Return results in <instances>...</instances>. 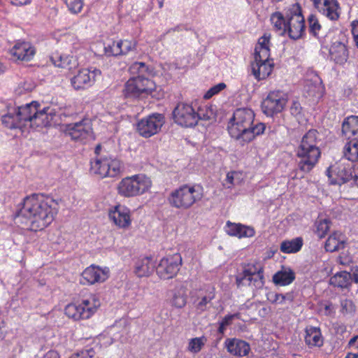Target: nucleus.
Wrapping results in <instances>:
<instances>
[{
    "instance_id": "nucleus-60",
    "label": "nucleus",
    "mask_w": 358,
    "mask_h": 358,
    "mask_svg": "<svg viewBox=\"0 0 358 358\" xmlns=\"http://www.w3.org/2000/svg\"><path fill=\"white\" fill-rule=\"evenodd\" d=\"M227 326H226L225 324H224L222 322H220L219 323V328H218V332L220 334H224V332L226 330V328H227Z\"/></svg>"
},
{
    "instance_id": "nucleus-42",
    "label": "nucleus",
    "mask_w": 358,
    "mask_h": 358,
    "mask_svg": "<svg viewBox=\"0 0 358 358\" xmlns=\"http://www.w3.org/2000/svg\"><path fill=\"white\" fill-rule=\"evenodd\" d=\"M2 124L9 129H21V124L19 120L17 118V113L15 109L13 113L9 112L3 115L1 117Z\"/></svg>"
},
{
    "instance_id": "nucleus-4",
    "label": "nucleus",
    "mask_w": 358,
    "mask_h": 358,
    "mask_svg": "<svg viewBox=\"0 0 358 358\" xmlns=\"http://www.w3.org/2000/svg\"><path fill=\"white\" fill-rule=\"evenodd\" d=\"M37 101H32L15 109L17 118L21 124L22 131L29 129H37L51 124L55 113L50 108L39 110Z\"/></svg>"
},
{
    "instance_id": "nucleus-19",
    "label": "nucleus",
    "mask_w": 358,
    "mask_h": 358,
    "mask_svg": "<svg viewBox=\"0 0 358 358\" xmlns=\"http://www.w3.org/2000/svg\"><path fill=\"white\" fill-rule=\"evenodd\" d=\"M109 276L110 269L108 267L92 264L82 272L80 283L84 285L100 284L106 281Z\"/></svg>"
},
{
    "instance_id": "nucleus-40",
    "label": "nucleus",
    "mask_w": 358,
    "mask_h": 358,
    "mask_svg": "<svg viewBox=\"0 0 358 358\" xmlns=\"http://www.w3.org/2000/svg\"><path fill=\"white\" fill-rule=\"evenodd\" d=\"M352 275L350 273L342 271L336 273L330 278V284L340 288H347L351 284Z\"/></svg>"
},
{
    "instance_id": "nucleus-49",
    "label": "nucleus",
    "mask_w": 358,
    "mask_h": 358,
    "mask_svg": "<svg viewBox=\"0 0 358 358\" xmlns=\"http://www.w3.org/2000/svg\"><path fill=\"white\" fill-rule=\"evenodd\" d=\"M309 30L314 36H317L321 29V25L315 15H310L308 17Z\"/></svg>"
},
{
    "instance_id": "nucleus-39",
    "label": "nucleus",
    "mask_w": 358,
    "mask_h": 358,
    "mask_svg": "<svg viewBox=\"0 0 358 358\" xmlns=\"http://www.w3.org/2000/svg\"><path fill=\"white\" fill-rule=\"evenodd\" d=\"M303 245V240L301 237H296L291 240L282 241L280 250L282 253H296L301 250Z\"/></svg>"
},
{
    "instance_id": "nucleus-21",
    "label": "nucleus",
    "mask_w": 358,
    "mask_h": 358,
    "mask_svg": "<svg viewBox=\"0 0 358 358\" xmlns=\"http://www.w3.org/2000/svg\"><path fill=\"white\" fill-rule=\"evenodd\" d=\"M314 8L329 20L336 21L341 15V7L338 0H310Z\"/></svg>"
},
{
    "instance_id": "nucleus-58",
    "label": "nucleus",
    "mask_w": 358,
    "mask_h": 358,
    "mask_svg": "<svg viewBox=\"0 0 358 358\" xmlns=\"http://www.w3.org/2000/svg\"><path fill=\"white\" fill-rule=\"evenodd\" d=\"M6 334V324L0 319V340H3L5 338Z\"/></svg>"
},
{
    "instance_id": "nucleus-28",
    "label": "nucleus",
    "mask_w": 358,
    "mask_h": 358,
    "mask_svg": "<svg viewBox=\"0 0 358 358\" xmlns=\"http://www.w3.org/2000/svg\"><path fill=\"white\" fill-rule=\"evenodd\" d=\"M225 345L228 352L234 356H246L250 351V346L247 342L237 338L227 339Z\"/></svg>"
},
{
    "instance_id": "nucleus-6",
    "label": "nucleus",
    "mask_w": 358,
    "mask_h": 358,
    "mask_svg": "<svg viewBox=\"0 0 358 358\" xmlns=\"http://www.w3.org/2000/svg\"><path fill=\"white\" fill-rule=\"evenodd\" d=\"M270 34H264L259 38L255 48V61L251 64V69L258 80L266 78L273 69V62L270 59Z\"/></svg>"
},
{
    "instance_id": "nucleus-64",
    "label": "nucleus",
    "mask_w": 358,
    "mask_h": 358,
    "mask_svg": "<svg viewBox=\"0 0 358 358\" xmlns=\"http://www.w3.org/2000/svg\"><path fill=\"white\" fill-rule=\"evenodd\" d=\"M325 310L327 312V314H330L331 311V304L326 305Z\"/></svg>"
},
{
    "instance_id": "nucleus-50",
    "label": "nucleus",
    "mask_w": 358,
    "mask_h": 358,
    "mask_svg": "<svg viewBox=\"0 0 358 358\" xmlns=\"http://www.w3.org/2000/svg\"><path fill=\"white\" fill-rule=\"evenodd\" d=\"M266 299L272 303L282 304L286 299V296L274 292H268L266 294Z\"/></svg>"
},
{
    "instance_id": "nucleus-17",
    "label": "nucleus",
    "mask_w": 358,
    "mask_h": 358,
    "mask_svg": "<svg viewBox=\"0 0 358 358\" xmlns=\"http://www.w3.org/2000/svg\"><path fill=\"white\" fill-rule=\"evenodd\" d=\"M108 220L117 229L128 230L132 225V212L127 206L117 204L108 211Z\"/></svg>"
},
{
    "instance_id": "nucleus-53",
    "label": "nucleus",
    "mask_w": 358,
    "mask_h": 358,
    "mask_svg": "<svg viewBox=\"0 0 358 358\" xmlns=\"http://www.w3.org/2000/svg\"><path fill=\"white\" fill-rule=\"evenodd\" d=\"M302 107L297 100H293L289 107L290 113L294 117H299L302 113Z\"/></svg>"
},
{
    "instance_id": "nucleus-13",
    "label": "nucleus",
    "mask_w": 358,
    "mask_h": 358,
    "mask_svg": "<svg viewBox=\"0 0 358 358\" xmlns=\"http://www.w3.org/2000/svg\"><path fill=\"white\" fill-rule=\"evenodd\" d=\"M327 173L331 185H341L352 180V183L358 186L355 182L354 166L350 163H336L327 170Z\"/></svg>"
},
{
    "instance_id": "nucleus-56",
    "label": "nucleus",
    "mask_w": 358,
    "mask_h": 358,
    "mask_svg": "<svg viewBox=\"0 0 358 358\" xmlns=\"http://www.w3.org/2000/svg\"><path fill=\"white\" fill-rule=\"evenodd\" d=\"M38 358H60L59 353L54 350H50Z\"/></svg>"
},
{
    "instance_id": "nucleus-22",
    "label": "nucleus",
    "mask_w": 358,
    "mask_h": 358,
    "mask_svg": "<svg viewBox=\"0 0 358 358\" xmlns=\"http://www.w3.org/2000/svg\"><path fill=\"white\" fill-rule=\"evenodd\" d=\"M64 131L73 140H83L92 132V127L88 120H83L78 122L65 125Z\"/></svg>"
},
{
    "instance_id": "nucleus-11",
    "label": "nucleus",
    "mask_w": 358,
    "mask_h": 358,
    "mask_svg": "<svg viewBox=\"0 0 358 358\" xmlns=\"http://www.w3.org/2000/svg\"><path fill=\"white\" fill-rule=\"evenodd\" d=\"M156 89L157 85L152 80L145 76H136L127 81L123 90V94L128 98L154 96L153 93Z\"/></svg>"
},
{
    "instance_id": "nucleus-27",
    "label": "nucleus",
    "mask_w": 358,
    "mask_h": 358,
    "mask_svg": "<svg viewBox=\"0 0 358 358\" xmlns=\"http://www.w3.org/2000/svg\"><path fill=\"white\" fill-rule=\"evenodd\" d=\"M329 56L330 59L336 64H345L349 56L346 45L340 41L333 43L329 48Z\"/></svg>"
},
{
    "instance_id": "nucleus-26",
    "label": "nucleus",
    "mask_w": 358,
    "mask_h": 358,
    "mask_svg": "<svg viewBox=\"0 0 358 358\" xmlns=\"http://www.w3.org/2000/svg\"><path fill=\"white\" fill-rule=\"evenodd\" d=\"M155 265L151 257H143L135 261L134 273L138 278L148 277L154 271Z\"/></svg>"
},
{
    "instance_id": "nucleus-37",
    "label": "nucleus",
    "mask_w": 358,
    "mask_h": 358,
    "mask_svg": "<svg viewBox=\"0 0 358 358\" xmlns=\"http://www.w3.org/2000/svg\"><path fill=\"white\" fill-rule=\"evenodd\" d=\"M64 313L68 317L75 321L87 320L85 308H83L80 301L68 304L65 307Z\"/></svg>"
},
{
    "instance_id": "nucleus-15",
    "label": "nucleus",
    "mask_w": 358,
    "mask_h": 358,
    "mask_svg": "<svg viewBox=\"0 0 358 358\" xmlns=\"http://www.w3.org/2000/svg\"><path fill=\"white\" fill-rule=\"evenodd\" d=\"M165 123L162 114L153 113L139 120L136 125L138 134L145 138L158 134Z\"/></svg>"
},
{
    "instance_id": "nucleus-2",
    "label": "nucleus",
    "mask_w": 358,
    "mask_h": 358,
    "mask_svg": "<svg viewBox=\"0 0 358 358\" xmlns=\"http://www.w3.org/2000/svg\"><path fill=\"white\" fill-rule=\"evenodd\" d=\"M255 116L254 111L250 108L236 109L227 126L231 137L244 145L252 141L256 136L262 134L266 129V125L262 122L255 124Z\"/></svg>"
},
{
    "instance_id": "nucleus-20",
    "label": "nucleus",
    "mask_w": 358,
    "mask_h": 358,
    "mask_svg": "<svg viewBox=\"0 0 358 358\" xmlns=\"http://www.w3.org/2000/svg\"><path fill=\"white\" fill-rule=\"evenodd\" d=\"M137 43L135 40H118L106 43L104 46L105 55L108 57L127 55L136 48Z\"/></svg>"
},
{
    "instance_id": "nucleus-51",
    "label": "nucleus",
    "mask_w": 358,
    "mask_h": 358,
    "mask_svg": "<svg viewBox=\"0 0 358 358\" xmlns=\"http://www.w3.org/2000/svg\"><path fill=\"white\" fill-rule=\"evenodd\" d=\"M226 88V85L224 83H220L212 87H210L204 94L203 97L206 99H210L214 95L217 94L221 91Z\"/></svg>"
},
{
    "instance_id": "nucleus-12",
    "label": "nucleus",
    "mask_w": 358,
    "mask_h": 358,
    "mask_svg": "<svg viewBox=\"0 0 358 358\" xmlns=\"http://www.w3.org/2000/svg\"><path fill=\"white\" fill-rule=\"evenodd\" d=\"M238 288L251 287L253 289H262L264 285V270L259 263H250L243 267L241 273L236 276Z\"/></svg>"
},
{
    "instance_id": "nucleus-38",
    "label": "nucleus",
    "mask_w": 358,
    "mask_h": 358,
    "mask_svg": "<svg viewBox=\"0 0 358 358\" xmlns=\"http://www.w3.org/2000/svg\"><path fill=\"white\" fill-rule=\"evenodd\" d=\"M342 132L348 138L358 136V116L347 117L342 124Z\"/></svg>"
},
{
    "instance_id": "nucleus-35",
    "label": "nucleus",
    "mask_w": 358,
    "mask_h": 358,
    "mask_svg": "<svg viewBox=\"0 0 358 358\" xmlns=\"http://www.w3.org/2000/svg\"><path fill=\"white\" fill-rule=\"evenodd\" d=\"M345 236L340 231H334L327 238L324 248L327 252H335L344 247Z\"/></svg>"
},
{
    "instance_id": "nucleus-62",
    "label": "nucleus",
    "mask_w": 358,
    "mask_h": 358,
    "mask_svg": "<svg viewBox=\"0 0 358 358\" xmlns=\"http://www.w3.org/2000/svg\"><path fill=\"white\" fill-rule=\"evenodd\" d=\"M357 338H358V336H353V337H352V338L349 341V342H348V345H349V346H352V345H353L355 343V342L357 341Z\"/></svg>"
},
{
    "instance_id": "nucleus-18",
    "label": "nucleus",
    "mask_w": 358,
    "mask_h": 358,
    "mask_svg": "<svg viewBox=\"0 0 358 358\" xmlns=\"http://www.w3.org/2000/svg\"><path fill=\"white\" fill-rule=\"evenodd\" d=\"M101 75V71L96 67L83 68L71 79L74 90H86L92 87Z\"/></svg>"
},
{
    "instance_id": "nucleus-24",
    "label": "nucleus",
    "mask_w": 358,
    "mask_h": 358,
    "mask_svg": "<svg viewBox=\"0 0 358 358\" xmlns=\"http://www.w3.org/2000/svg\"><path fill=\"white\" fill-rule=\"evenodd\" d=\"M224 230L228 235L238 238H251L255 235V230L252 227L230 221L227 222Z\"/></svg>"
},
{
    "instance_id": "nucleus-63",
    "label": "nucleus",
    "mask_w": 358,
    "mask_h": 358,
    "mask_svg": "<svg viewBox=\"0 0 358 358\" xmlns=\"http://www.w3.org/2000/svg\"><path fill=\"white\" fill-rule=\"evenodd\" d=\"M345 358H358V354L357 353H352V352H348Z\"/></svg>"
},
{
    "instance_id": "nucleus-45",
    "label": "nucleus",
    "mask_w": 358,
    "mask_h": 358,
    "mask_svg": "<svg viewBox=\"0 0 358 358\" xmlns=\"http://www.w3.org/2000/svg\"><path fill=\"white\" fill-rule=\"evenodd\" d=\"M131 74L145 76L150 75L151 71L144 62H134L129 67Z\"/></svg>"
},
{
    "instance_id": "nucleus-47",
    "label": "nucleus",
    "mask_w": 358,
    "mask_h": 358,
    "mask_svg": "<svg viewBox=\"0 0 358 358\" xmlns=\"http://www.w3.org/2000/svg\"><path fill=\"white\" fill-rule=\"evenodd\" d=\"M35 83L32 80H24L18 85L15 91L19 94H23L32 91L35 88Z\"/></svg>"
},
{
    "instance_id": "nucleus-5",
    "label": "nucleus",
    "mask_w": 358,
    "mask_h": 358,
    "mask_svg": "<svg viewBox=\"0 0 358 358\" xmlns=\"http://www.w3.org/2000/svg\"><path fill=\"white\" fill-rule=\"evenodd\" d=\"M318 132L310 129L302 137L296 149L299 158L298 166L303 172L310 171L317 163L321 155L318 147Z\"/></svg>"
},
{
    "instance_id": "nucleus-44",
    "label": "nucleus",
    "mask_w": 358,
    "mask_h": 358,
    "mask_svg": "<svg viewBox=\"0 0 358 358\" xmlns=\"http://www.w3.org/2000/svg\"><path fill=\"white\" fill-rule=\"evenodd\" d=\"M331 222L327 218L319 217L315 222V233L320 238H324L330 229Z\"/></svg>"
},
{
    "instance_id": "nucleus-10",
    "label": "nucleus",
    "mask_w": 358,
    "mask_h": 358,
    "mask_svg": "<svg viewBox=\"0 0 358 358\" xmlns=\"http://www.w3.org/2000/svg\"><path fill=\"white\" fill-rule=\"evenodd\" d=\"M124 169L122 162L112 155L97 156L91 162L90 172L99 178H114Z\"/></svg>"
},
{
    "instance_id": "nucleus-7",
    "label": "nucleus",
    "mask_w": 358,
    "mask_h": 358,
    "mask_svg": "<svg viewBox=\"0 0 358 358\" xmlns=\"http://www.w3.org/2000/svg\"><path fill=\"white\" fill-rule=\"evenodd\" d=\"M203 188L199 184H185L173 190L168 197L171 206L187 210L203 198Z\"/></svg>"
},
{
    "instance_id": "nucleus-8",
    "label": "nucleus",
    "mask_w": 358,
    "mask_h": 358,
    "mask_svg": "<svg viewBox=\"0 0 358 358\" xmlns=\"http://www.w3.org/2000/svg\"><path fill=\"white\" fill-rule=\"evenodd\" d=\"M213 111L206 105L200 106L197 110L186 103H179L173 111L174 122L184 127H192L197 124L199 120H209Z\"/></svg>"
},
{
    "instance_id": "nucleus-36",
    "label": "nucleus",
    "mask_w": 358,
    "mask_h": 358,
    "mask_svg": "<svg viewBox=\"0 0 358 358\" xmlns=\"http://www.w3.org/2000/svg\"><path fill=\"white\" fill-rule=\"evenodd\" d=\"M295 279V273L290 268L282 267L273 276V282L275 285L286 286L291 284Z\"/></svg>"
},
{
    "instance_id": "nucleus-30",
    "label": "nucleus",
    "mask_w": 358,
    "mask_h": 358,
    "mask_svg": "<svg viewBox=\"0 0 358 358\" xmlns=\"http://www.w3.org/2000/svg\"><path fill=\"white\" fill-rule=\"evenodd\" d=\"M344 157L349 161L356 162L354 166L355 182L358 185V140L351 141L343 148Z\"/></svg>"
},
{
    "instance_id": "nucleus-41",
    "label": "nucleus",
    "mask_w": 358,
    "mask_h": 358,
    "mask_svg": "<svg viewBox=\"0 0 358 358\" xmlns=\"http://www.w3.org/2000/svg\"><path fill=\"white\" fill-rule=\"evenodd\" d=\"M207 342L205 336L195 337L188 340L187 350L192 354L199 353Z\"/></svg>"
},
{
    "instance_id": "nucleus-3",
    "label": "nucleus",
    "mask_w": 358,
    "mask_h": 358,
    "mask_svg": "<svg viewBox=\"0 0 358 358\" xmlns=\"http://www.w3.org/2000/svg\"><path fill=\"white\" fill-rule=\"evenodd\" d=\"M273 29L280 36L287 35L290 38H300L305 32V19L298 3L292 4L283 12L276 11L270 17Z\"/></svg>"
},
{
    "instance_id": "nucleus-48",
    "label": "nucleus",
    "mask_w": 358,
    "mask_h": 358,
    "mask_svg": "<svg viewBox=\"0 0 358 358\" xmlns=\"http://www.w3.org/2000/svg\"><path fill=\"white\" fill-rule=\"evenodd\" d=\"M355 310V305L352 300L345 299L341 301V311L343 314L352 315Z\"/></svg>"
},
{
    "instance_id": "nucleus-43",
    "label": "nucleus",
    "mask_w": 358,
    "mask_h": 358,
    "mask_svg": "<svg viewBox=\"0 0 358 358\" xmlns=\"http://www.w3.org/2000/svg\"><path fill=\"white\" fill-rule=\"evenodd\" d=\"M242 180V173L236 171H229L227 173L224 185L228 189H231L234 186L240 185Z\"/></svg>"
},
{
    "instance_id": "nucleus-34",
    "label": "nucleus",
    "mask_w": 358,
    "mask_h": 358,
    "mask_svg": "<svg viewBox=\"0 0 358 358\" xmlns=\"http://www.w3.org/2000/svg\"><path fill=\"white\" fill-rule=\"evenodd\" d=\"M215 297V288L213 286L208 285L205 287L204 294L195 302V308L199 313H201L208 308V304Z\"/></svg>"
},
{
    "instance_id": "nucleus-23",
    "label": "nucleus",
    "mask_w": 358,
    "mask_h": 358,
    "mask_svg": "<svg viewBox=\"0 0 358 358\" xmlns=\"http://www.w3.org/2000/svg\"><path fill=\"white\" fill-rule=\"evenodd\" d=\"M10 54L15 60L30 61L36 54L35 48L29 42H17L10 50Z\"/></svg>"
},
{
    "instance_id": "nucleus-61",
    "label": "nucleus",
    "mask_w": 358,
    "mask_h": 358,
    "mask_svg": "<svg viewBox=\"0 0 358 358\" xmlns=\"http://www.w3.org/2000/svg\"><path fill=\"white\" fill-rule=\"evenodd\" d=\"M152 3H156L157 4V7L160 9L163 7L164 0H152Z\"/></svg>"
},
{
    "instance_id": "nucleus-55",
    "label": "nucleus",
    "mask_w": 358,
    "mask_h": 358,
    "mask_svg": "<svg viewBox=\"0 0 358 358\" xmlns=\"http://www.w3.org/2000/svg\"><path fill=\"white\" fill-rule=\"evenodd\" d=\"M351 31L355 45L358 48V20H354L351 22Z\"/></svg>"
},
{
    "instance_id": "nucleus-29",
    "label": "nucleus",
    "mask_w": 358,
    "mask_h": 358,
    "mask_svg": "<svg viewBox=\"0 0 358 358\" xmlns=\"http://www.w3.org/2000/svg\"><path fill=\"white\" fill-rule=\"evenodd\" d=\"M304 339L306 344L310 348H320L324 343V338L320 329L312 326L306 328Z\"/></svg>"
},
{
    "instance_id": "nucleus-9",
    "label": "nucleus",
    "mask_w": 358,
    "mask_h": 358,
    "mask_svg": "<svg viewBox=\"0 0 358 358\" xmlns=\"http://www.w3.org/2000/svg\"><path fill=\"white\" fill-rule=\"evenodd\" d=\"M152 182L148 176L138 173L122 178L117 186L119 195L125 198L141 196L149 192Z\"/></svg>"
},
{
    "instance_id": "nucleus-32",
    "label": "nucleus",
    "mask_w": 358,
    "mask_h": 358,
    "mask_svg": "<svg viewBox=\"0 0 358 358\" xmlns=\"http://www.w3.org/2000/svg\"><path fill=\"white\" fill-rule=\"evenodd\" d=\"M87 320L94 315L101 306V301L99 295L90 294L87 297L80 300Z\"/></svg>"
},
{
    "instance_id": "nucleus-16",
    "label": "nucleus",
    "mask_w": 358,
    "mask_h": 358,
    "mask_svg": "<svg viewBox=\"0 0 358 358\" xmlns=\"http://www.w3.org/2000/svg\"><path fill=\"white\" fill-rule=\"evenodd\" d=\"M288 101V96L285 92L276 90L271 91L262 103L263 113L269 117L281 113Z\"/></svg>"
},
{
    "instance_id": "nucleus-57",
    "label": "nucleus",
    "mask_w": 358,
    "mask_h": 358,
    "mask_svg": "<svg viewBox=\"0 0 358 358\" xmlns=\"http://www.w3.org/2000/svg\"><path fill=\"white\" fill-rule=\"evenodd\" d=\"M10 4L15 6H23L31 3V0H8Z\"/></svg>"
},
{
    "instance_id": "nucleus-52",
    "label": "nucleus",
    "mask_w": 358,
    "mask_h": 358,
    "mask_svg": "<svg viewBox=\"0 0 358 358\" xmlns=\"http://www.w3.org/2000/svg\"><path fill=\"white\" fill-rule=\"evenodd\" d=\"M94 355L93 348H89L73 353L69 358H92Z\"/></svg>"
},
{
    "instance_id": "nucleus-54",
    "label": "nucleus",
    "mask_w": 358,
    "mask_h": 358,
    "mask_svg": "<svg viewBox=\"0 0 358 358\" xmlns=\"http://www.w3.org/2000/svg\"><path fill=\"white\" fill-rule=\"evenodd\" d=\"M241 314L239 313H236L234 314H229L224 316V317L222 320L221 322H222L226 326H229L232 323L233 320L234 319H240Z\"/></svg>"
},
{
    "instance_id": "nucleus-46",
    "label": "nucleus",
    "mask_w": 358,
    "mask_h": 358,
    "mask_svg": "<svg viewBox=\"0 0 358 358\" xmlns=\"http://www.w3.org/2000/svg\"><path fill=\"white\" fill-rule=\"evenodd\" d=\"M69 12L76 15L80 13L84 6L83 0H62Z\"/></svg>"
},
{
    "instance_id": "nucleus-1",
    "label": "nucleus",
    "mask_w": 358,
    "mask_h": 358,
    "mask_svg": "<svg viewBox=\"0 0 358 358\" xmlns=\"http://www.w3.org/2000/svg\"><path fill=\"white\" fill-rule=\"evenodd\" d=\"M58 209L59 203L52 196L32 194L24 199L17 217L27 229L40 231L53 222Z\"/></svg>"
},
{
    "instance_id": "nucleus-25",
    "label": "nucleus",
    "mask_w": 358,
    "mask_h": 358,
    "mask_svg": "<svg viewBox=\"0 0 358 358\" xmlns=\"http://www.w3.org/2000/svg\"><path fill=\"white\" fill-rule=\"evenodd\" d=\"M53 64L59 68L73 71L78 66V62L75 57L66 53L55 52L51 57Z\"/></svg>"
},
{
    "instance_id": "nucleus-31",
    "label": "nucleus",
    "mask_w": 358,
    "mask_h": 358,
    "mask_svg": "<svg viewBox=\"0 0 358 358\" xmlns=\"http://www.w3.org/2000/svg\"><path fill=\"white\" fill-rule=\"evenodd\" d=\"M324 92L321 79L317 75H315L313 82H308L305 86L306 96L317 100L322 97Z\"/></svg>"
},
{
    "instance_id": "nucleus-59",
    "label": "nucleus",
    "mask_w": 358,
    "mask_h": 358,
    "mask_svg": "<svg viewBox=\"0 0 358 358\" xmlns=\"http://www.w3.org/2000/svg\"><path fill=\"white\" fill-rule=\"evenodd\" d=\"M352 274L351 275L352 279L353 278L355 282H358V266H355L352 268Z\"/></svg>"
},
{
    "instance_id": "nucleus-14",
    "label": "nucleus",
    "mask_w": 358,
    "mask_h": 358,
    "mask_svg": "<svg viewBox=\"0 0 358 358\" xmlns=\"http://www.w3.org/2000/svg\"><path fill=\"white\" fill-rule=\"evenodd\" d=\"M181 265L182 257L179 253L168 255L155 266L156 273L160 279L169 280L178 274Z\"/></svg>"
},
{
    "instance_id": "nucleus-33",
    "label": "nucleus",
    "mask_w": 358,
    "mask_h": 358,
    "mask_svg": "<svg viewBox=\"0 0 358 358\" xmlns=\"http://www.w3.org/2000/svg\"><path fill=\"white\" fill-rule=\"evenodd\" d=\"M171 305L176 308H182L187 303V288L183 285L176 286L172 291Z\"/></svg>"
}]
</instances>
